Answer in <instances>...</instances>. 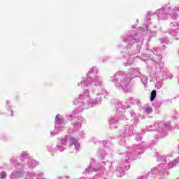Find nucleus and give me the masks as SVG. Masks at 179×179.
Here are the masks:
<instances>
[{"mask_svg": "<svg viewBox=\"0 0 179 179\" xmlns=\"http://www.w3.org/2000/svg\"><path fill=\"white\" fill-rule=\"evenodd\" d=\"M56 121H58L59 120V115H57L55 117Z\"/></svg>", "mask_w": 179, "mask_h": 179, "instance_id": "nucleus-5", "label": "nucleus"}, {"mask_svg": "<svg viewBox=\"0 0 179 179\" xmlns=\"http://www.w3.org/2000/svg\"><path fill=\"white\" fill-rule=\"evenodd\" d=\"M71 143L70 144L71 146L75 145L76 149H79L80 148V145L78 143H76V140L73 138H71Z\"/></svg>", "mask_w": 179, "mask_h": 179, "instance_id": "nucleus-1", "label": "nucleus"}, {"mask_svg": "<svg viewBox=\"0 0 179 179\" xmlns=\"http://www.w3.org/2000/svg\"><path fill=\"white\" fill-rule=\"evenodd\" d=\"M146 111H148V113H152V110L151 108H148L146 109Z\"/></svg>", "mask_w": 179, "mask_h": 179, "instance_id": "nucleus-4", "label": "nucleus"}, {"mask_svg": "<svg viewBox=\"0 0 179 179\" xmlns=\"http://www.w3.org/2000/svg\"><path fill=\"white\" fill-rule=\"evenodd\" d=\"M66 142H68V138H64L63 140H62V145H65V143H66Z\"/></svg>", "mask_w": 179, "mask_h": 179, "instance_id": "nucleus-3", "label": "nucleus"}, {"mask_svg": "<svg viewBox=\"0 0 179 179\" xmlns=\"http://www.w3.org/2000/svg\"><path fill=\"white\" fill-rule=\"evenodd\" d=\"M156 90H152L151 92V97H150V100L151 101H153V100H155L156 99Z\"/></svg>", "mask_w": 179, "mask_h": 179, "instance_id": "nucleus-2", "label": "nucleus"}]
</instances>
